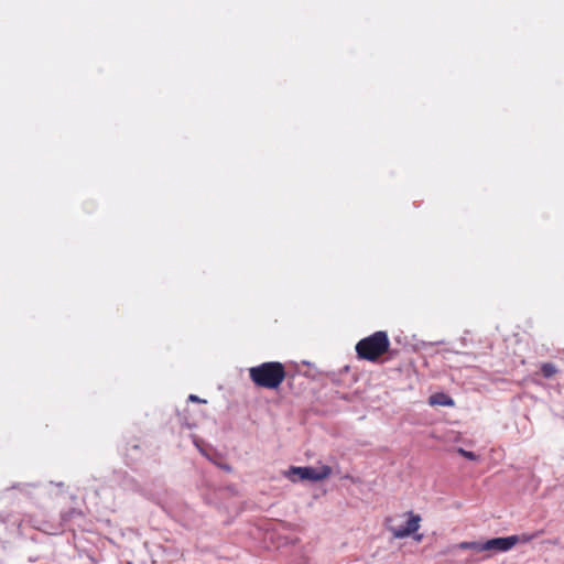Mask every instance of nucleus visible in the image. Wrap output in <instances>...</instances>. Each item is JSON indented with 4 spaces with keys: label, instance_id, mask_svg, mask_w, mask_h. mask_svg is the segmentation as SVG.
Instances as JSON below:
<instances>
[{
    "label": "nucleus",
    "instance_id": "5",
    "mask_svg": "<svg viewBox=\"0 0 564 564\" xmlns=\"http://www.w3.org/2000/svg\"><path fill=\"white\" fill-rule=\"evenodd\" d=\"M406 514H409L410 518L405 525L389 527V531L395 539H404L416 532L420 528L421 517L419 514H414L412 511L408 512Z\"/></svg>",
    "mask_w": 564,
    "mask_h": 564
},
{
    "label": "nucleus",
    "instance_id": "6",
    "mask_svg": "<svg viewBox=\"0 0 564 564\" xmlns=\"http://www.w3.org/2000/svg\"><path fill=\"white\" fill-rule=\"evenodd\" d=\"M429 403L431 405H442V406H453L455 404L454 400L444 392H436L429 398Z\"/></svg>",
    "mask_w": 564,
    "mask_h": 564
},
{
    "label": "nucleus",
    "instance_id": "11",
    "mask_svg": "<svg viewBox=\"0 0 564 564\" xmlns=\"http://www.w3.org/2000/svg\"><path fill=\"white\" fill-rule=\"evenodd\" d=\"M35 486H36L35 484H15V485H12L11 489H18L21 492L29 495L30 494L29 489L33 488Z\"/></svg>",
    "mask_w": 564,
    "mask_h": 564
},
{
    "label": "nucleus",
    "instance_id": "8",
    "mask_svg": "<svg viewBox=\"0 0 564 564\" xmlns=\"http://www.w3.org/2000/svg\"><path fill=\"white\" fill-rule=\"evenodd\" d=\"M557 372V368L552 362H544L541 366V373L545 379L552 378Z\"/></svg>",
    "mask_w": 564,
    "mask_h": 564
},
{
    "label": "nucleus",
    "instance_id": "13",
    "mask_svg": "<svg viewBox=\"0 0 564 564\" xmlns=\"http://www.w3.org/2000/svg\"><path fill=\"white\" fill-rule=\"evenodd\" d=\"M188 400L191 402H199V403H205L206 402V400L200 399L196 394H189Z\"/></svg>",
    "mask_w": 564,
    "mask_h": 564
},
{
    "label": "nucleus",
    "instance_id": "9",
    "mask_svg": "<svg viewBox=\"0 0 564 564\" xmlns=\"http://www.w3.org/2000/svg\"><path fill=\"white\" fill-rule=\"evenodd\" d=\"M123 485H124L126 489H130L132 491H135V492H139L141 495H144L143 489L141 488V486L134 479H126Z\"/></svg>",
    "mask_w": 564,
    "mask_h": 564
},
{
    "label": "nucleus",
    "instance_id": "10",
    "mask_svg": "<svg viewBox=\"0 0 564 564\" xmlns=\"http://www.w3.org/2000/svg\"><path fill=\"white\" fill-rule=\"evenodd\" d=\"M74 516H82V512L76 509H69L61 514L62 521L66 523L69 521Z\"/></svg>",
    "mask_w": 564,
    "mask_h": 564
},
{
    "label": "nucleus",
    "instance_id": "3",
    "mask_svg": "<svg viewBox=\"0 0 564 564\" xmlns=\"http://www.w3.org/2000/svg\"><path fill=\"white\" fill-rule=\"evenodd\" d=\"M332 468L327 465H323L319 468H314L312 466H291L285 471V477L290 479L292 482H296L300 480L319 481L329 477Z\"/></svg>",
    "mask_w": 564,
    "mask_h": 564
},
{
    "label": "nucleus",
    "instance_id": "14",
    "mask_svg": "<svg viewBox=\"0 0 564 564\" xmlns=\"http://www.w3.org/2000/svg\"><path fill=\"white\" fill-rule=\"evenodd\" d=\"M533 535L523 536L522 541L527 542L532 540Z\"/></svg>",
    "mask_w": 564,
    "mask_h": 564
},
{
    "label": "nucleus",
    "instance_id": "1",
    "mask_svg": "<svg viewBox=\"0 0 564 564\" xmlns=\"http://www.w3.org/2000/svg\"><path fill=\"white\" fill-rule=\"evenodd\" d=\"M252 382L265 389H278L285 379L286 372L283 364L279 361H268L249 370Z\"/></svg>",
    "mask_w": 564,
    "mask_h": 564
},
{
    "label": "nucleus",
    "instance_id": "12",
    "mask_svg": "<svg viewBox=\"0 0 564 564\" xmlns=\"http://www.w3.org/2000/svg\"><path fill=\"white\" fill-rule=\"evenodd\" d=\"M458 453L469 460H477L478 456L474 452L466 451L464 448H459Z\"/></svg>",
    "mask_w": 564,
    "mask_h": 564
},
{
    "label": "nucleus",
    "instance_id": "4",
    "mask_svg": "<svg viewBox=\"0 0 564 564\" xmlns=\"http://www.w3.org/2000/svg\"><path fill=\"white\" fill-rule=\"evenodd\" d=\"M519 541L520 538L518 535L494 538L484 542L482 549L484 551L507 552L511 550Z\"/></svg>",
    "mask_w": 564,
    "mask_h": 564
},
{
    "label": "nucleus",
    "instance_id": "15",
    "mask_svg": "<svg viewBox=\"0 0 564 564\" xmlns=\"http://www.w3.org/2000/svg\"><path fill=\"white\" fill-rule=\"evenodd\" d=\"M224 468H225L226 470H230V469H231L228 465H225V466H224Z\"/></svg>",
    "mask_w": 564,
    "mask_h": 564
},
{
    "label": "nucleus",
    "instance_id": "2",
    "mask_svg": "<svg viewBox=\"0 0 564 564\" xmlns=\"http://www.w3.org/2000/svg\"><path fill=\"white\" fill-rule=\"evenodd\" d=\"M389 347L390 341L388 334L383 330H378L359 340L356 345V352L359 359L377 361L388 351Z\"/></svg>",
    "mask_w": 564,
    "mask_h": 564
},
{
    "label": "nucleus",
    "instance_id": "7",
    "mask_svg": "<svg viewBox=\"0 0 564 564\" xmlns=\"http://www.w3.org/2000/svg\"><path fill=\"white\" fill-rule=\"evenodd\" d=\"M482 545H484V542H477V541L467 542V541H465V542H460L457 546L460 550H474V551L480 553V552H484Z\"/></svg>",
    "mask_w": 564,
    "mask_h": 564
}]
</instances>
